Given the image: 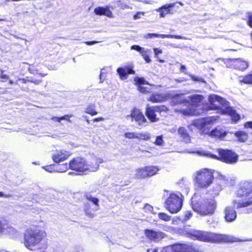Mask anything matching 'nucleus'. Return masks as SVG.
I'll list each match as a JSON object with an SVG mask.
<instances>
[{
	"label": "nucleus",
	"instance_id": "f257e3e1",
	"mask_svg": "<svg viewBox=\"0 0 252 252\" xmlns=\"http://www.w3.org/2000/svg\"><path fill=\"white\" fill-rule=\"evenodd\" d=\"M188 235L193 240L212 244L232 243L238 241L236 238L227 235L210 231L192 230L188 232Z\"/></svg>",
	"mask_w": 252,
	"mask_h": 252
},
{
	"label": "nucleus",
	"instance_id": "f03ea898",
	"mask_svg": "<svg viewBox=\"0 0 252 252\" xmlns=\"http://www.w3.org/2000/svg\"><path fill=\"white\" fill-rule=\"evenodd\" d=\"M236 196L242 198V201L234 199L232 204L235 208L238 209L252 205V181H244L240 183L236 191Z\"/></svg>",
	"mask_w": 252,
	"mask_h": 252
},
{
	"label": "nucleus",
	"instance_id": "7ed1b4c3",
	"mask_svg": "<svg viewBox=\"0 0 252 252\" xmlns=\"http://www.w3.org/2000/svg\"><path fill=\"white\" fill-rule=\"evenodd\" d=\"M195 194L191 199L192 209L201 216H212L215 213L217 202L213 198H205L198 200Z\"/></svg>",
	"mask_w": 252,
	"mask_h": 252
},
{
	"label": "nucleus",
	"instance_id": "20e7f679",
	"mask_svg": "<svg viewBox=\"0 0 252 252\" xmlns=\"http://www.w3.org/2000/svg\"><path fill=\"white\" fill-rule=\"evenodd\" d=\"M47 233L43 230L36 228H27L24 234V243L25 247L31 251L35 250V247L46 237Z\"/></svg>",
	"mask_w": 252,
	"mask_h": 252
},
{
	"label": "nucleus",
	"instance_id": "39448f33",
	"mask_svg": "<svg viewBox=\"0 0 252 252\" xmlns=\"http://www.w3.org/2000/svg\"><path fill=\"white\" fill-rule=\"evenodd\" d=\"M217 152L218 155L209 153L204 155L226 164H233L236 163L238 160V155L232 150L219 148L217 149Z\"/></svg>",
	"mask_w": 252,
	"mask_h": 252
},
{
	"label": "nucleus",
	"instance_id": "423d86ee",
	"mask_svg": "<svg viewBox=\"0 0 252 252\" xmlns=\"http://www.w3.org/2000/svg\"><path fill=\"white\" fill-rule=\"evenodd\" d=\"M214 179L213 173L210 170L204 168L196 172L193 181L198 188L207 189L212 184Z\"/></svg>",
	"mask_w": 252,
	"mask_h": 252
},
{
	"label": "nucleus",
	"instance_id": "0eeeda50",
	"mask_svg": "<svg viewBox=\"0 0 252 252\" xmlns=\"http://www.w3.org/2000/svg\"><path fill=\"white\" fill-rule=\"evenodd\" d=\"M182 195L180 196L175 193H171L165 200L164 207L171 214L179 212L183 206V199Z\"/></svg>",
	"mask_w": 252,
	"mask_h": 252
},
{
	"label": "nucleus",
	"instance_id": "6e6552de",
	"mask_svg": "<svg viewBox=\"0 0 252 252\" xmlns=\"http://www.w3.org/2000/svg\"><path fill=\"white\" fill-rule=\"evenodd\" d=\"M161 252H201L197 245L189 243H176L162 249Z\"/></svg>",
	"mask_w": 252,
	"mask_h": 252
},
{
	"label": "nucleus",
	"instance_id": "1a4fd4ad",
	"mask_svg": "<svg viewBox=\"0 0 252 252\" xmlns=\"http://www.w3.org/2000/svg\"><path fill=\"white\" fill-rule=\"evenodd\" d=\"M168 110V108L164 105L151 106L149 104H147L145 114L151 123H155L159 120L157 113L161 114L167 112Z\"/></svg>",
	"mask_w": 252,
	"mask_h": 252
},
{
	"label": "nucleus",
	"instance_id": "9d476101",
	"mask_svg": "<svg viewBox=\"0 0 252 252\" xmlns=\"http://www.w3.org/2000/svg\"><path fill=\"white\" fill-rule=\"evenodd\" d=\"M69 168L79 173L92 170V167L88 161L84 158L79 157L73 158L69 161Z\"/></svg>",
	"mask_w": 252,
	"mask_h": 252
},
{
	"label": "nucleus",
	"instance_id": "9b49d317",
	"mask_svg": "<svg viewBox=\"0 0 252 252\" xmlns=\"http://www.w3.org/2000/svg\"><path fill=\"white\" fill-rule=\"evenodd\" d=\"M204 97L201 94H193L189 97V100L182 99L179 95L176 96L173 98V101L176 104L183 103L185 106H191L192 107H199L201 105Z\"/></svg>",
	"mask_w": 252,
	"mask_h": 252
},
{
	"label": "nucleus",
	"instance_id": "f8f14e48",
	"mask_svg": "<svg viewBox=\"0 0 252 252\" xmlns=\"http://www.w3.org/2000/svg\"><path fill=\"white\" fill-rule=\"evenodd\" d=\"M160 168L157 166L149 165L137 168L135 171L136 179H143L151 177L157 174Z\"/></svg>",
	"mask_w": 252,
	"mask_h": 252
},
{
	"label": "nucleus",
	"instance_id": "ddd939ff",
	"mask_svg": "<svg viewBox=\"0 0 252 252\" xmlns=\"http://www.w3.org/2000/svg\"><path fill=\"white\" fill-rule=\"evenodd\" d=\"M214 122V120L212 118L206 117L194 121L193 125L201 130L203 134H206L210 132Z\"/></svg>",
	"mask_w": 252,
	"mask_h": 252
},
{
	"label": "nucleus",
	"instance_id": "4468645a",
	"mask_svg": "<svg viewBox=\"0 0 252 252\" xmlns=\"http://www.w3.org/2000/svg\"><path fill=\"white\" fill-rule=\"evenodd\" d=\"M134 85L137 87V90L143 94H149L152 92L154 85L149 83L143 77H135L133 78Z\"/></svg>",
	"mask_w": 252,
	"mask_h": 252
},
{
	"label": "nucleus",
	"instance_id": "2eb2a0df",
	"mask_svg": "<svg viewBox=\"0 0 252 252\" xmlns=\"http://www.w3.org/2000/svg\"><path fill=\"white\" fill-rule=\"evenodd\" d=\"M225 100L222 97L216 94H212L209 96L208 109L210 110H219L221 108Z\"/></svg>",
	"mask_w": 252,
	"mask_h": 252
},
{
	"label": "nucleus",
	"instance_id": "dca6fc26",
	"mask_svg": "<svg viewBox=\"0 0 252 252\" xmlns=\"http://www.w3.org/2000/svg\"><path fill=\"white\" fill-rule=\"evenodd\" d=\"M116 71L120 79L122 80H126L127 79L129 75H134L135 73V71L133 69V65L131 63L119 67L117 68Z\"/></svg>",
	"mask_w": 252,
	"mask_h": 252
},
{
	"label": "nucleus",
	"instance_id": "f3484780",
	"mask_svg": "<svg viewBox=\"0 0 252 252\" xmlns=\"http://www.w3.org/2000/svg\"><path fill=\"white\" fill-rule=\"evenodd\" d=\"M129 116L132 120L137 123L139 126H147L148 124L147 120L142 112L136 108H134L131 110Z\"/></svg>",
	"mask_w": 252,
	"mask_h": 252
},
{
	"label": "nucleus",
	"instance_id": "a211bd4d",
	"mask_svg": "<svg viewBox=\"0 0 252 252\" xmlns=\"http://www.w3.org/2000/svg\"><path fill=\"white\" fill-rule=\"evenodd\" d=\"M71 155L69 151L63 149L58 150L55 151L52 158L55 163H60L66 160Z\"/></svg>",
	"mask_w": 252,
	"mask_h": 252
},
{
	"label": "nucleus",
	"instance_id": "6ab92c4d",
	"mask_svg": "<svg viewBox=\"0 0 252 252\" xmlns=\"http://www.w3.org/2000/svg\"><path fill=\"white\" fill-rule=\"evenodd\" d=\"M144 234L147 239L151 241L157 242L165 238L166 234L161 231H156L153 229H146Z\"/></svg>",
	"mask_w": 252,
	"mask_h": 252
},
{
	"label": "nucleus",
	"instance_id": "aec40b11",
	"mask_svg": "<svg viewBox=\"0 0 252 252\" xmlns=\"http://www.w3.org/2000/svg\"><path fill=\"white\" fill-rule=\"evenodd\" d=\"M234 206H227L224 209V218L227 222H232L237 218V213L235 210Z\"/></svg>",
	"mask_w": 252,
	"mask_h": 252
},
{
	"label": "nucleus",
	"instance_id": "412c9836",
	"mask_svg": "<svg viewBox=\"0 0 252 252\" xmlns=\"http://www.w3.org/2000/svg\"><path fill=\"white\" fill-rule=\"evenodd\" d=\"M42 82V80L41 79L33 78L32 77H27L26 78L18 79L15 82V85H17L19 88L24 90H25V88L23 86V84H26L28 82H30L35 85H38Z\"/></svg>",
	"mask_w": 252,
	"mask_h": 252
},
{
	"label": "nucleus",
	"instance_id": "4be33fe9",
	"mask_svg": "<svg viewBox=\"0 0 252 252\" xmlns=\"http://www.w3.org/2000/svg\"><path fill=\"white\" fill-rule=\"evenodd\" d=\"M222 114H227L231 117V121L233 123L238 122L240 119V116L236 110L231 107H227L222 111Z\"/></svg>",
	"mask_w": 252,
	"mask_h": 252
},
{
	"label": "nucleus",
	"instance_id": "5701e85b",
	"mask_svg": "<svg viewBox=\"0 0 252 252\" xmlns=\"http://www.w3.org/2000/svg\"><path fill=\"white\" fill-rule=\"evenodd\" d=\"M145 37L146 38H153L156 37H160L162 38H175L178 39H186V38L181 35H172V34H158L154 33H149L147 34Z\"/></svg>",
	"mask_w": 252,
	"mask_h": 252
},
{
	"label": "nucleus",
	"instance_id": "b1692460",
	"mask_svg": "<svg viewBox=\"0 0 252 252\" xmlns=\"http://www.w3.org/2000/svg\"><path fill=\"white\" fill-rule=\"evenodd\" d=\"M175 5V3H170L168 4L162 5L157 9V11L159 12L160 17H164L167 14L172 13L171 7Z\"/></svg>",
	"mask_w": 252,
	"mask_h": 252
},
{
	"label": "nucleus",
	"instance_id": "393cba45",
	"mask_svg": "<svg viewBox=\"0 0 252 252\" xmlns=\"http://www.w3.org/2000/svg\"><path fill=\"white\" fill-rule=\"evenodd\" d=\"M94 12L97 15H105L108 17H112V13L108 7H97L94 9Z\"/></svg>",
	"mask_w": 252,
	"mask_h": 252
},
{
	"label": "nucleus",
	"instance_id": "a878e982",
	"mask_svg": "<svg viewBox=\"0 0 252 252\" xmlns=\"http://www.w3.org/2000/svg\"><path fill=\"white\" fill-rule=\"evenodd\" d=\"M165 97L161 94H152L149 97L147 98V100L151 101L154 103H160L164 101Z\"/></svg>",
	"mask_w": 252,
	"mask_h": 252
},
{
	"label": "nucleus",
	"instance_id": "bb28decb",
	"mask_svg": "<svg viewBox=\"0 0 252 252\" xmlns=\"http://www.w3.org/2000/svg\"><path fill=\"white\" fill-rule=\"evenodd\" d=\"M178 132L180 137L182 139V140L187 143L190 142V138L189 135L187 132V129L184 127H180L178 129Z\"/></svg>",
	"mask_w": 252,
	"mask_h": 252
},
{
	"label": "nucleus",
	"instance_id": "cd10ccee",
	"mask_svg": "<svg viewBox=\"0 0 252 252\" xmlns=\"http://www.w3.org/2000/svg\"><path fill=\"white\" fill-rule=\"evenodd\" d=\"M234 65L236 69L243 71L248 68V63L241 59H236L234 63Z\"/></svg>",
	"mask_w": 252,
	"mask_h": 252
},
{
	"label": "nucleus",
	"instance_id": "c85d7f7f",
	"mask_svg": "<svg viewBox=\"0 0 252 252\" xmlns=\"http://www.w3.org/2000/svg\"><path fill=\"white\" fill-rule=\"evenodd\" d=\"M3 233L5 235L10 236L11 237H16L18 234L17 230L13 227L10 225H6L4 224Z\"/></svg>",
	"mask_w": 252,
	"mask_h": 252
},
{
	"label": "nucleus",
	"instance_id": "c756f323",
	"mask_svg": "<svg viewBox=\"0 0 252 252\" xmlns=\"http://www.w3.org/2000/svg\"><path fill=\"white\" fill-rule=\"evenodd\" d=\"M234 135L237 137L238 141L240 142H245L248 139V133L244 131H236Z\"/></svg>",
	"mask_w": 252,
	"mask_h": 252
},
{
	"label": "nucleus",
	"instance_id": "7c9ffc66",
	"mask_svg": "<svg viewBox=\"0 0 252 252\" xmlns=\"http://www.w3.org/2000/svg\"><path fill=\"white\" fill-rule=\"evenodd\" d=\"M180 113L182 114L187 116H197L199 114L196 109L193 108L181 109L180 110Z\"/></svg>",
	"mask_w": 252,
	"mask_h": 252
},
{
	"label": "nucleus",
	"instance_id": "2f4dec72",
	"mask_svg": "<svg viewBox=\"0 0 252 252\" xmlns=\"http://www.w3.org/2000/svg\"><path fill=\"white\" fill-rule=\"evenodd\" d=\"M85 113L94 116L98 114V112L96 110V107L94 104H89L86 108Z\"/></svg>",
	"mask_w": 252,
	"mask_h": 252
},
{
	"label": "nucleus",
	"instance_id": "473e14b6",
	"mask_svg": "<svg viewBox=\"0 0 252 252\" xmlns=\"http://www.w3.org/2000/svg\"><path fill=\"white\" fill-rule=\"evenodd\" d=\"M84 197L86 200L91 202L96 206H99V200L97 198L93 197L90 192H86L84 193Z\"/></svg>",
	"mask_w": 252,
	"mask_h": 252
},
{
	"label": "nucleus",
	"instance_id": "72a5a7b5",
	"mask_svg": "<svg viewBox=\"0 0 252 252\" xmlns=\"http://www.w3.org/2000/svg\"><path fill=\"white\" fill-rule=\"evenodd\" d=\"M209 134V135L212 137L218 138H221L225 135V133H222L220 130L217 128L212 129L211 131H210Z\"/></svg>",
	"mask_w": 252,
	"mask_h": 252
},
{
	"label": "nucleus",
	"instance_id": "f704fd0d",
	"mask_svg": "<svg viewBox=\"0 0 252 252\" xmlns=\"http://www.w3.org/2000/svg\"><path fill=\"white\" fill-rule=\"evenodd\" d=\"M69 168V163H65L56 165V171L59 172H65Z\"/></svg>",
	"mask_w": 252,
	"mask_h": 252
},
{
	"label": "nucleus",
	"instance_id": "c9c22d12",
	"mask_svg": "<svg viewBox=\"0 0 252 252\" xmlns=\"http://www.w3.org/2000/svg\"><path fill=\"white\" fill-rule=\"evenodd\" d=\"M136 139L142 140H148L151 139V135L148 132L146 133H139L136 134Z\"/></svg>",
	"mask_w": 252,
	"mask_h": 252
},
{
	"label": "nucleus",
	"instance_id": "e433bc0d",
	"mask_svg": "<svg viewBox=\"0 0 252 252\" xmlns=\"http://www.w3.org/2000/svg\"><path fill=\"white\" fill-rule=\"evenodd\" d=\"M84 211L86 215L87 216L90 218H93L94 217V214L91 211V207L90 204L87 203L84 204Z\"/></svg>",
	"mask_w": 252,
	"mask_h": 252
},
{
	"label": "nucleus",
	"instance_id": "4c0bfd02",
	"mask_svg": "<svg viewBox=\"0 0 252 252\" xmlns=\"http://www.w3.org/2000/svg\"><path fill=\"white\" fill-rule=\"evenodd\" d=\"M158 217L160 220L164 221H169L171 220V216L164 212L158 213Z\"/></svg>",
	"mask_w": 252,
	"mask_h": 252
},
{
	"label": "nucleus",
	"instance_id": "58836bf2",
	"mask_svg": "<svg viewBox=\"0 0 252 252\" xmlns=\"http://www.w3.org/2000/svg\"><path fill=\"white\" fill-rule=\"evenodd\" d=\"M241 82L246 84H252V73L244 76L241 81Z\"/></svg>",
	"mask_w": 252,
	"mask_h": 252
},
{
	"label": "nucleus",
	"instance_id": "ea45409f",
	"mask_svg": "<svg viewBox=\"0 0 252 252\" xmlns=\"http://www.w3.org/2000/svg\"><path fill=\"white\" fill-rule=\"evenodd\" d=\"M43 168L50 172L56 171V166L54 164L46 165L43 167Z\"/></svg>",
	"mask_w": 252,
	"mask_h": 252
},
{
	"label": "nucleus",
	"instance_id": "a19ab883",
	"mask_svg": "<svg viewBox=\"0 0 252 252\" xmlns=\"http://www.w3.org/2000/svg\"><path fill=\"white\" fill-rule=\"evenodd\" d=\"M189 77L190 78V79L193 81L202 82V83L205 82V81L203 78H199L197 76H195V75L190 74V75H189Z\"/></svg>",
	"mask_w": 252,
	"mask_h": 252
},
{
	"label": "nucleus",
	"instance_id": "79ce46f5",
	"mask_svg": "<svg viewBox=\"0 0 252 252\" xmlns=\"http://www.w3.org/2000/svg\"><path fill=\"white\" fill-rule=\"evenodd\" d=\"M163 140L162 139V136L161 135L157 136L154 144L158 146H161L163 144Z\"/></svg>",
	"mask_w": 252,
	"mask_h": 252
},
{
	"label": "nucleus",
	"instance_id": "37998d69",
	"mask_svg": "<svg viewBox=\"0 0 252 252\" xmlns=\"http://www.w3.org/2000/svg\"><path fill=\"white\" fill-rule=\"evenodd\" d=\"M124 136L126 138L134 139L136 138V134L134 132H126L125 133Z\"/></svg>",
	"mask_w": 252,
	"mask_h": 252
},
{
	"label": "nucleus",
	"instance_id": "c03bdc74",
	"mask_svg": "<svg viewBox=\"0 0 252 252\" xmlns=\"http://www.w3.org/2000/svg\"><path fill=\"white\" fill-rule=\"evenodd\" d=\"M248 20L247 21V24L252 28V13L248 12L247 13Z\"/></svg>",
	"mask_w": 252,
	"mask_h": 252
},
{
	"label": "nucleus",
	"instance_id": "a18cd8bd",
	"mask_svg": "<svg viewBox=\"0 0 252 252\" xmlns=\"http://www.w3.org/2000/svg\"><path fill=\"white\" fill-rule=\"evenodd\" d=\"M192 214L190 211H187L184 213V220H188L192 217Z\"/></svg>",
	"mask_w": 252,
	"mask_h": 252
},
{
	"label": "nucleus",
	"instance_id": "49530a36",
	"mask_svg": "<svg viewBox=\"0 0 252 252\" xmlns=\"http://www.w3.org/2000/svg\"><path fill=\"white\" fill-rule=\"evenodd\" d=\"M0 80L2 82H5L9 79V76L8 75L3 73V71H1V73L0 74Z\"/></svg>",
	"mask_w": 252,
	"mask_h": 252
},
{
	"label": "nucleus",
	"instance_id": "de8ad7c7",
	"mask_svg": "<svg viewBox=\"0 0 252 252\" xmlns=\"http://www.w3.org/2000/svg\"><path fill=\"white\" fill-rule=\"evenodd\" d=\"M144 12H137L133 16V19L134 20H137L141 18V15H143Z\"/></svg>",
	"mask_w": 252,
	"mask_h": 252
},
{
	"label": "nucleus",
	"instance_id": "09e8293b",
	"mask_svg": "<svg viewBox=\"0 0 252 252\" xmlns=\"http://www.w3.org/2000/svg\"><path fill=\"white\" fill-rule=\"evenodd\" d=\"M132 50H135L138 52H141L142 48L138 45H133L131 47Z\"/></svg>",
	"mask_w": 252,
	"mask_h": 252
},
{
	"label": "nucleus",
	"instance_id": "8fccbe9b",
	"mask_svg": "<svg viewBox=\"0 0 252 252\" xmlns=\"http://www.w3.org/2000/svg\"><path fill=\"white\" fill-rule=\"evenodd\" d=\"M153 50L156 56H158L159 54L162 53V50L158 48H155Z\"/></svg>",
	"mask_w": 252,
	"mask_h": 252
},
{
	"label": "nucleus",
	"instance_id": "3c124183",
	"mask_svg": "<svg viewBox=\"0 0 252 252\" xmlns=\"http://www.w3.org/2000/svg\"><path fill=\"white\" fill-rule=\"evenodd\" d=\"M72 117V115H64L62 117H61V120H67V121H70L69 119L70 118Z\"/></svg>",
	"mask_w": 252,
	"mask_h": 252
},
{
	"label": "nucleus",
	"instance_id": "603ef678",
	"mask_svg": "<svg viewBox=\"0 0 252 252\" xmlns=\"http://www.w3.org/2000/svg\"><path fill=\"white\" fill-rule=\"evenodd\" d=\"M142 56L143 57L144 59L147 63H149L151 62L150 58L148 55L144 54Z\"/></svg>",
	"mask_w": 252,
	"mask_h": 252
},
{
	"label": "nucleus",
	"instance_id": "864d4df0",
	"mask_svg": "<svg viewBox=\"0 0 252 252\" xmlns=\"http://www.w3.org/2000/svg\"><path fill=\"white\" fill-rule=\"evenodd\" d=\"M51 120L54 122H59V123H60L62 121L61 117H55V116L51 118Z\"/></svg>",
	"mask_w": 252,
	"mask_h": 252
},
{
	"label": "nucleus",
	"instance_id": "5fc2aeb1",
	"mask_svg": "<svg viewBox=\"0 0 252 252\" xmlns=\"http://www.w3.org/2000/svg\"><path fill=\"white\" fill-rule=\"evenodd\" d=\"M104 120V118H103L102 117H99L95 118L93 119V121L94 122H97L102 121Z\"/></svg>",
	"mask_w": 252,
	"mask_h": 252
},
{
	"label": "nucleus",
	"instance_id": "6e6d98bb",
	"mask_svg": "<svg viewBox=\"0 0 252 252\" xmlns=\"http://www.w3.org/2000/svg\"><path fill=\"white\" fill-rule=\"evenodd\" d=\"M4 231V224L0 221V234L3 233Z\"/></svg>",
	"mask_w": 252,
	"mask_h": 252
},
{
	"label": "nucleus",
	"instance_id": "4d7b16f0",
	"mask_svg": "<svg viewBox=\"0 0 252 252\" xmlns=\"http://www.w3.org/2000/svg\"><path fill=\"white\" fill-rule=\"evenodd\" d=\"M11 196V194H4L2 191H0V197L8 198Z\"/></svg>",
	"mask_w": 252,
	"mask_h": 252
},
{
	"label": "nucleus",
	"instance_id": "13d9d810",
	"mask_svg": "<svg viewBox=\"0 0 252 252\" xmlns=\"http://www.w3.org/2000/svg\"><path fill=\"white\" fill-rule=\"evenodd\" d=\"M98 43L97 41H86L85 42V43L88 45H92L95 44L96 43Z\"/></svg>",
	"mask_w": 252,
	"mask_h": 252
},
{
	"label": "nucleus",
	"instance_id": "bf43d9fd",
	"mask_svg": "<svg viewBox=\"0 0 252 252\" xmlns=\"http://www.w3.org/2000/svg\"><path fill=\"white\" fill-rule=\"evenodd\" d=\"M186 70V66L185 65H183V64L181 65L180 67V71L185 72Z\"/></svg>",
	"mask_w": 252,
	"mask_h": 252
},
{
	"label": "nucleus",
	"instance_id": "052dcab7",
	"mask_svg": "<svg viewBox=\"0 0 252 252\" xmlns=\"http://www.w3.org/2000/svg\"><path fill=\"white\" fill-rule=\"evenodd\" d=\"M37 76H40L41 77H45L47 75V73H37Z\"/></svg>",
	"mask_w": 252,
	"mask_h": 252
},
{
	"label": "nucleus",
	"instance_id": "680f3d73",
	"mask_svg": "<svg viewBox=\"0 0 252 252\" xmlns=\"http://www.w3.org/2000/svg\"><path fill=\"white\" fill-rule=\"evenodd\" d=\"M247 126L248 127L252 128V121L247 123Z\"/></svg>",
	"mask_w": 252,
	"mask_h": 252
},
{
	"label": "nucleus",
	"instance_id": "e2e57ef3",
	"mask_svg": "<svg viewBox=\"0 0 252 252\" xmlns=\"http://www.w3.org/2000/svg\"><path fill=\"white\" fill-rule=\"evenodd\" d=\"M15 82L11 80H9L8 81V83L10 85H15Z\"/></svg>",
	"mask_w": 252,
	"mask_h": 252
},
{
	"label": "nucleus",
	"instance_id": "0e129e2a",
	"mask_svg": "<svg viewBox=\"0 0 252 252\" xmlns=\"http://www.w3.org/2000/svg\"><path fill=\"white\" fill-rule=\"evenodd\" d=\"M85 118H86V122H87L88 124H90V121H89V120L87 118V117H86V116H85Z\"/></svg>",
	"mask_w": 252,
	"mask_h": 252
},
{
	"label": "nucleus",
	"instance_id": "69168bd1",
	"mask_svg": "<svg viewBox=\"0 0 252 252\" xmlns=\"http://www.w3.org/2000/svg\"><path fill=\"white\" fill-rule=\"evenodd\" d=\"M153 252H158V250L157 249H155Z\"/></svg>",
	"mask_w": 252,
	"mask_h": 252
},
{
	"label": "nucleus",
	"instance_id": "338daca9",
	"mask_svg": "<svg viewBox=\"0 0 252 252\" xmlns=\"http://www.w3.org/2000/svg\"><path fill=\"white\" fill-rule=\"evenodd\" d=\"M179 3L180 5H183V4H182V3L181 2H179Z\"/></svg>",
	"mask_w": 252,
	"mask_h": 252
},
{
	"label": "nucleus",
	"instance_id": "774afa93",
	"mask_svg": "<svg viewBox=\"0 0 252 252\" xmlns=\"http://www.w3.org/2000/svg\"><path fill=\"white\" fill-rule=\"evenodd\" d=\"M29 70H30V72H32L31 69L30 68Z\"/></svg>",
	"mask_w": 252,
	"mask_h": 252
}]
</instances>
